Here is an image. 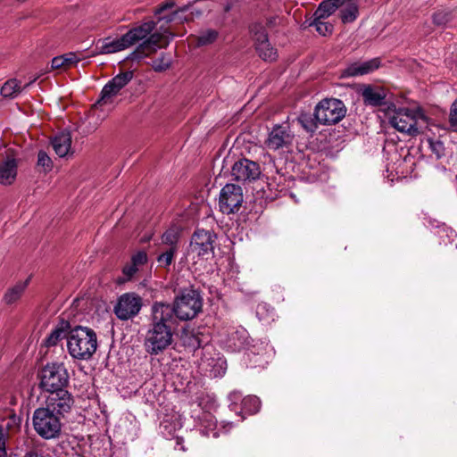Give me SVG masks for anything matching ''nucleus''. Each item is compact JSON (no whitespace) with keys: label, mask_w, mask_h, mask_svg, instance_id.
Returning a JSON list of instances; mask_svg holds the SVG:
<instances>
[{"label":"nucleus","mask_w":457,"mask_h":457,"mask_svg":"<svg viewBox=\"0 0 457 457\" xmlns=\"http://www.w3.org/2000/svg\"><path fill=\"white\" fill-rule=\"evenodd\" d=\"M172 37V34L169 33L167 29H163L162 33H151L146 39H148L153 45H156V47L160 49L167 46Z\"/></svg>","instance_id":"2f4dec72"},{"label":"nucleus","mask_w":457,"mask_h":457,"mask_svg":"<svg viewBox=\"0 0 457 457\" xmlns=\"http://www.w3.org/2000/svg\"><path fill=\"white\" fill-rule=\"evenodd\" d=\"M133 79L132 71H125L116 75L108 83L104 85L101 91V96L96 104H112L113 98L120 93V91L127 86Z\"/></svg>","instance_id":"4468645a"},{"label":"nucleus","mask_w":457,"mask_h":457,"mask_svg":"<svg viewBox=\"0 0 457 457\" xmlns=\"http://www.w3.org/2000/svg\"><path fill=\"white\" fill-rule=\"evenodd\" d=\"M254 40L256 50L263 60L274 61L276 59L277 51L270 46L267 33L262 28L254 34Z\"/></svg>","instance_id":"6ab92c4d"},{"label":"nucleus","mask_w":457,"mask_h":457,"mask_svg":"<svg viewBox=\"0 0 457 457\" xmlns=\"http://www.w3.org/2000/svg\"><path fill=\"white\" fill-rule=\"evenodd\" d=\"M8 438V432L0 426V457H6V440Z\"/></svg>","instance_id":"37998d69"},{"label":"nucleus","mask_w":457,"mask_h":457,"mask_svg":"<svg viewBox=\"0 0 457 457\" xmlns=\"http://www.w3.org/2000/svg\"><path fill=\"white\" fill-rule=\"evenodd\" d=\"M32 424L36 433L46 440L56 439L62 432V418L45 407L34 411Z\"/></svg>","instance_id":"20e7f679"},{"label":"nucleus","mask_w":457,"mask_h":457,"mask_svg":"<svg viewBox=\"0 0 457 457\" xmlns=\"http://www.w3.org/2000/svg\"><path fill=\"white\" fill-rule=\"evenodd\" d=\"M203 298L200 293L194 288H185L178 295L173 302L172 314L180 320H190L201 312Z\"/></svg>","instance_id":"7ed1b4c3"},{"label":"nucleus","mask_w":457,"mask_h":457,"mask_svg":"<svg viewBox=\"0 0 457 457\" xmlns=\"http://www.w3.org/2000/svg\"><path fill=\"white\" fill-rule=\"evenodd\" d=\"M323 18L316 17V32L323 37L332 35L334 25L328 21H323Z\"/></svg>","instance_id":"c9c22d12"},{"label":"nucleus","mask_w":457,"mask_h":457,"mask_svg":"<svg viewBox=\"0 0 457 457\" xmlns=\"http://www.w3.org/2000/svg\"><path fill=\"white\" fill-rule=\"evenodd\" d=\"M168 67H169L168 63H166L163 66L162 65H159V64H155V63L154 64V68L155 71H162V70H164V69H166Z\"/></svg>","instance_id":"3c124183"},{"label":"nucleus","mask_w":457,"mask_h":457,"mask_svg":"<svg viewBox=\"0 0 457 457\" xmlns=\"http://www.w3.org/2000/svg\"><path fill=\"white\" fill-rule=\"evenodd\" d=\"M29 280L30 278H28L25 280L17 282L14 286L10 287L4 295V302L8 305L17 303L25 293Z\"/></svg>","instance_id":"b1692460"},{"label":"nucleus","mask_w":457,"mask_h":457,"mask_svg":"<svg viewBox=\"0 0 457 457\" xmlns=\"http://www.w3.org/2000/svg\"><path fill=\"white\" fill-rule=\"evenodd\" d=\"M243 203V193L239 186L227 184L220 194V210L226 214L237 212Z\"/></svg>","instance_id":"f8f14e48"},{"label":"nucleus","mask_w":457,"mask_h":457,"mask_svg":"<svg viewBox=\"0 0 457 457\" xmlns=\"http://www.w3.org/2000/svg\"><path fill=\"white\" fill-rule=\"evenodd\" d=\"M156 23L153 21L144 22L140 26L129 29L126 34V37L131 46L137 42L146 38L154 29Z\"/></svg>","instance_id":"412c9836"},{"label":"nucleus","mask_w":457,"mask_h":457,"mask_svg":"<svg viewBox=\"0 0 457 457\" xmlns=\"http://www.w3.org/2000/svg\"><path fill=\"white\" fill-rule=\"evenodd\" d=\"M131 262L134 263V266H137L138 268L143 266L147 262L146 253L138 251L131 257Z\"/></svg>","instance_id":"c03bdc74"},{"label":"nucleus","mask_w":457,"mask_h":457,"mask_svg":"<svg viewBox=\"0 0 457 457\" xmlns=\"http://www.w3.org/2000/svg\"><path fill=\"white\" fill-rule=\"evenodd\" d=\"M218 32L214 29H206L203 31L197 37L198 46L209 45L216 40Z\"/></svg>","instance_id":"e433bc0d"},{"label":"nucleus","mask_w":457,"mask_h":457,"mask_svg":"<svg viewBox=\"0 0 457 457\" xmlns=\"http://www.w3.org/2000/svg\"><path fill=\"white\" fill-rule=\"evenodd\" d=\"M261 407V402L255 395H248L242 399V410L249 414L256 413Z\"/></svg>","instance_id":"72a5a7b5"},{"label":"nucleus","mask_w":457,"mask_h":457,"mask_svg":"<svg viewBox=\"0 0 457 457\" xmlns=\"http://www.w3.org/2000/svg\"><path fill=\"white\" fill-rule=\"evenodd\" d=\"M139 268L137 266H134V263L131 262L123 268V273L128 278H130L137 272Z\"/></svg>","instance_id":"49530a36"},{"label":"nucleus","mask_w":457,"mask_h":457,"mask_svg":"<svg viewBox=\"0 0 457 457\" xmlns=\"http://www.w3.org/2000/svg\"><path fill=\"white\" fill-rule=\"evenodd\" d=\"M314 25V18L309 17L306 19V21L303 23V29L312 27Z\"/></svg>","instance_id":"8fccbe9b"},{"label":"nucleus","mask_w":457,"mask_h":457,"mask_svg":"<svg viewBox=\"0 0 457 457\" xmlns=\"http://www.w3.org/2000/svg\"><path fill=\"white\" fill-rule=\"evenodd\" d=\"M79 59L74 53H69L63 55L56 56L52 59V69H68L78 63Z\"/></svg>","instance_id":"c85d7f7f"},{"label":"nucleus","mask_w":457,"mask_h":457,"mask_svg":"<svg viewBox=\"0 0 457 457\" xmlns=\"http://www.w3.org/2000/svg\"><path fill=\"white\" fill-rule=\"evenodd\" d=\"M143 305L142 298L135 293L121 295L114 306V313L118 319L128 320L137 316Z\"/></svg>","instance_id":"9b49d317"},{"label":"nucleus","mask_w":457,"mask_h":457,"mask_svg":"<svg viewBox=\"0 0 457 457\" xmlns=\"http://www.w3.org/2000/svg\"><path fill=\"white\" fill-rule=\"evenodd\" d=\"M361 0H344V5L340 6L339 18L343 24L354 22L359 17V3Z\"/></svg>","instance_id":"4be33fe9"},{"label":"nucleus","mask_w":457,"mask_h":457,"mask_svg":"<svg viewBox=\"0 0 457 457\" xmlns=\"http://www.w3.org/2000/svg\"><path fill=\"white\" fill-rule=\"evenodd\" d=\"M172 319L170 305L154 303L151 308V321L144 338V347L150 355H159L174 341V332L168 322Z\"/></svg>","instance_id":"f257e3e1"},{"label":"nucleus","mask_w":457,"mask_h":457,"mask_svg":"<svg viewBox=\"0 0 457 457\" xmlns=\"http://www.w3.org/2000/svg\"><path fill=\"white\" fill-rule=\"evenodd\" d=\"M174 6L175 2L172 0L162 4L155 11V15L158 16V22L164 21L165 23H169L174 21H179V22L187 21V19L181 15V13L187 10V7L173 11Z\"/></svg>","instance_id":"a211bd4d"},{"label":"nucleus","mask_w":457,"mask_h":457,"mask_svg":"<svg viewBox=\"0 0 457 457\" xmlns=\"http://www.w3.org/2000/svg\"><path fill=\"white\" fill-rule=\"evenodd\" d=\"M178 250L179 249L175 247H167L166 249H163L156 259L158 265L162 268L169 267L172 263Z\"/></svg>","instance_id":"473e14b6"},{"label":"nucleus","mask_w":457,"mask_h":457,"mask_svg":"<svg viewBox=\"0 0 457 457\" xmlns=\"http://www.w3.org/2000/svg\"><path fill=\"white\" fill-rule=\"evenodd\" d=\"M73 404L74 400L71 394L63 389L51 392L46 397L45 408L62 419L66 413L71 411Z\"/></svg>","instance_id":"ddd939ff"},{"label":"nucleus","mask_w":457,"mask_h":457,"mask_svg":"<svg viewBox=\"0 0 457 457\" xmlns=\"http://www.w3.org/2000/svg\"><path fill=\"white\" fill-rule=\"evenodd\" d=\"M66 345L73 359L87 361L96 352L97 337L92 328L76 326L68 331Z\"/></svg>","instance_id":"f03ea898"},{"label":"nucleus","mask_w":457,"mask_h":457,"mask_svg":"<svg viewBox=\"0 0 457 457\" xmlns=\"http://www.w3.org/2000/svg\"><path fill=\"white\" fill-rule=\"evenodd\" d=\"M37 165L44 168L45 170H49L52 168V161L46 152L40 151L38 153Z\"/></svg>","instance_id":"79ce46f5"},{"label":"nucleus","mask_w":457,"mask_h":457,"mask_svg":"<svg viewBox=\"0 0 457 457\" xmlns=\"http://www.w3.org/2000/svg\"><path fill=\"white\" fill-rule=\"evenodd\" d=\"M22 90L21 82L15 79L7 80L1 87L0 93L4 98H15Z\"/></svg>","instance_id":"7c9ffc66"},{"label":"nucleus","mask_w":457,"mask_h":457,"mask_svg":"<svg viewBox=\"0 0 457 457\" xmlns=\"http://www.w3.org/2000/svg\"><path fill=\"white\" fill-rule=\"evenodd\" d=\"M17 176V162L13 158H6L0 162V184L12 185Z\"/></svg>","instance_id":"aec40b11"},{"label":"nucleus","mask_w":457,"mask_h":457,"mask_svg":"<svg viewBox=\"0 0 457 457\" xmlns=\"http://www.w3.org/2000/svg\"><path fill=\"white\" fill-rule=\"evenodd\" d=\"M52 145L55 154L60 157H66L71 153V136L69 132H61L52 139Z\"/></svg>","instance_id":"5701e85b"},{"label":"nucleus","mask_w":457,"mask_h":457,"mask_svg":"<svg viewBox=\"0 0 457 457\" xmlns=\"http://www.w3.org/2000/svg\"><path fill=\"white\" fill-rule=\"evenodd\" d=\"M229 399L232 402L230 407L235 409L234 406L237 404V401L241 399V394L239 392H233L229 395Z\"/></svg>","instance_id":"de8ad7c7"},{"label":"nucleus","mask_w":457,"mask_h":457,"mask_svg":"<svg viewBox=\"0 0 457 457\" xmlns=\"http://www.w3.org/2000/svg\"><path fill=\"white\" fill-rule=\"evenodd\" d=\"M261 174L259 165L248 159L236 162L232 167L231 175L238 182L253 181Z\"/></svg>","instance_id":"2eb2a0df"},{"label":"nucleus","mask_w":457,"mask_h":457,"mask_svg":"<svg viewBox=\"0 0 457 457\" xmlns=\"http://www.w3.org/2000/svg\"><path fill=\"white\" fill-rule=\"evenodd\" d=\"M180 237V229L177 226H172L169 228L161 237L162 245H166L167 247H175L179 249V240Z\"/></svg>","instance_id":"c756f323"},{"label":"nucleus","mask_w":457,"mask_h":457,"mask_svg":"<svg viewBox=\"0 0 457 457\" xmlns=\"http://www.w3.org/2000/svg\"><path fill=\"white\" fill-rule=\"evenodd\" d=\"M390 125L399 132L416 136L420 133L417 126L416 113L407 108H399L393 116L389 118Z\"/></svg>","instance_id":"9d476101"},{"label":"nucleus","mask_w":457,"mask_h":457,"mask_svg":"<svg viewBox=\"0 0 457 457\" xmlns=\"http://www.w3.org/2000/svg\"><path fill=\"white\" fill-rule=\"evenodd\" d=\"M217 237L211 230L196 229L191 237L187 256L195 258H208L213 253Z\"/></svg>","instance_id":"0eeeda50"},{"label":"nucleus","mask_w":457,"mask_h":457,"mask_svg":"<svg viewBox=\"0 0 457 457\" xmlns=\"http://www.w3.org/2000/svg\"><path fill=\"white\" fill-rule=\"evenodd\" d=\"M130 47L125 34L120 37H105L99 39L96 44L97 53L100 54H108L117 53Z\"/></svg>","instance_id":"f3484780"},{"label":"nucleus","mask_w":457,"mask_h":457,"mask_svg":"<svg viewBox=\"0 0 457 457\" xmlns=\"http://www.w3.org/2000/svg\"><path fill=\"white\" fill-rule=\"evenodd\" d=\"M157 50L156 45H153L148 39H145L130 54L129 59L138 61L154 54Z\"/></svg>","instance_id":"cd10ccee"},{"label":"nucleus","mask_w":457,"mask_h":457,"mask_svg":"<svg viewBox=\"0 0 457 457\" xmlns=\"http://www.w3.org/2000/svg\"><path fill=\"white\" fill-rule=\"evenodd\" d=\"M70 328V323L65 320H62L61 323L52 330V332L46 337L45 344L46 346H54L63 338L67 339V329Z\"/></svg>","instance_id":"a878e982"},{"label":"nucleus","mask_w":457,"mask_h":457,"mask_svg":"<svg viewBox=\"0 0 457 457\" xmlns=\"http://www.w3.org/2000/svg\"><path fill=\"white\" fill-rule=\"evenodd\" d=\"M68 381L69 374L63 363L46 364L41 370L40 387L46 392L63 390Z\"/></svg>","instance_id":"39448f33"},{"label":"nucleus","mask_w":457,"mask_h":457,"mask_svg":"<svg viewBox=\"0 0 457 457\" xmlns=\"http://www.w3.org/2000/svg\"><path fill=\"white\" fill-rule=\"evenodd\" d=\"M188 339H189V342L187 344H188L189 346H191L193 348H199L200 347L201 343H200L199 339L196 337L192 336Z\"/></svg>","instance_id":"09e8293b"},{"label":"nucleus","mask_w":457,"mask_h":457,"mask_svg":"<svg viewBox=\"0 0 457 457\" xmlns=\"http://www.w3.org/2000/svg\"><path fill=\"white\" fill-rule=\"evenodd\" d=\"M428 143L431 152L436 155L437 160L445 154V148L442 141L438 139L428 138Z\"/></svg>","instance_id":"4c0bfd02"},{"label":"nucleus","mask_w":457,"mask_h":457,"mask_svg":"<svg viewBox=\"0 0 457 457\" xmlns=\"http://www.w3.org/2000/svg\"><path fill=\"white\" fill-rule=\"evenodd\" d=\"M449 122L452 127H457V98L451 105L449 113Z\"/></svg>","instance_id":"a18cd8bd"},{"label":"nucleus","mask_w":457,"mask_h":457,"mask_svg":"<svg viewBox=\"0 0 457 457\" xmlns=\"http://www.w3.org/2000/svg\"><path fill=\"white\" fill-rule=\"evenodd\" d=\"M298 121L307 132H310L311 135H312L314 129L313 115L310 113H303L299 116Z\"/></svg>","instance_id":"58836bf2"},{"label":"nucleus","mask_w":457,"mask_h":457,"mask_svg":"<svg viewBox=\"0 0 457 457\" xmlns=\"http://www.w3.org/2000/svg\"><path fill=\"white\" fill-rule=\"evenodd\" d=\"M453 19V12L451 11L441 10L436 12L432 16L433 23L438 27H445Z\"/></svg>","instance_id":"f704fd0d"},{"label":"nucleus","mask_w":457,"mask_h":457,"mask_svg":"<svg viewBox=\"0 0 457 457\" xmlns=\"http://www.w3.org/2000/svg\"><path fill=\"white\" fill-rule=\"evenodd\" d=\"M268 348H270L268 344L261 342L259 345H253L249 346L247 348V354L248 356H250V354L263 355L265 353H267Z\"/></svg>","instance_id":"a19ab883"},{"label":"nucleus","mask_w":457,"mask_h":457,"mask_svg":"<svg viewBox=\"0 0 457 457\" xmlns=\"http://www.w3.org/2000/svg\"><path fill=\"white\" fill-rule=\"evenodd\" d=\"M24 457H38V454L34 451H29L25 453Z\"/></svg>","instance_id":"603ef678"},{"label":"nucleus","mask_w":457,"mask_h":457,"mask_svg":"<svg viewBox=\"0 0 457 457\" xmlns=\"http://www.w3.org/2000/svg\"><path fill=\"white\" fill-rule=\"evenodd\" d=\"M363 102L367 105L381 106L384 104L386 95L383 90L375 89L372 86L368 85L361 92Z\"/></svg>","instance_id":"393cba45"},{"label":"nucleus","mask_w":457,"mask_h":457,"mask_svg":"<svg viewBox=\"0 0 457 457\" xmlns=\"http://www.w3.org/2000/svg\"><path fill=\"white\" fill-rule=\"evenodd\" d=\"M204 419L207 422V426H205V428L202 430V434L206 436H212V437H217L218 432H216L214 429L216 424L215 421L213 420V417L210 414H205Z\"/></svg>","instance_id":"ea45409f"},{"label":"nucleus","mask_w":457,"mask_h":457,"mask_svg":"<svg viewBox=\"0 0 457 457\" xmlns=\"http://www.w3.org/2000/svg\"><path fill=\"white\" fill-rule=\"evenodd\" d=\"M198 369L204 376L214 378L225 374L227 369L226 360L219 353H215L211 346L203 349L198 361Z\"/></svg>","instance_id":"6e6552de"},{"label":"nucleus","mask_w":457,"mask_h":457,"mask_svg":"<svg viewBox=\"0 0 457 457\" xmlns=\"http://www.w3.org/2000/svg\"><path fill=\"white\" fill-rule=\"evenodd\" d=\"M381 64L378 57L365 62H355L349 64L341 71V78H350L369 74L378 69Z\"/></svg>","instance_id":"dca6fc26"},{"label":"nucleus","mask_w":457,"mask_h":457,"mask_svg":"<svg viewBox=\"0 0 457 457\" xmlns=\"http://www.w3.org/2000/svg\"><path fill=\"white\" fill-rule=\"evenodd\" d=\"M294 140L295 133L288 124H276L269 131L264 145L274 152L285 151L293 145Z\"/></svg>","instance_id":"1a4fd4ad"},{"label":"nucleus","mask_w":457,"mask_h":457,"mask_svg":"<svg viewBox=\"0 0 457 457\" xmlns=\"http://www.w3.org/2000/svg\"><path fill=\"white\" fill-rule=\"evenodd\" d=\"M346 114L344 102L337 98H325L316 104V122L324 125L338 123Z\"/></svg>","instance_id":"423d86ee"},{"label":"nucleus","mask_w":457,"mask_h":457,"mask_svg":"<svg viewBox=\"0 0 457 457\" xmlns=\"http://www.w3.org/2000/svg\"><path fill=\"white\" fill-rule=\"evenodd\" d=\"M342 5L344 0H322L316 8V17L328 18Z\"/></svg>","instance_id":"bb28decb"}]
</instances>
